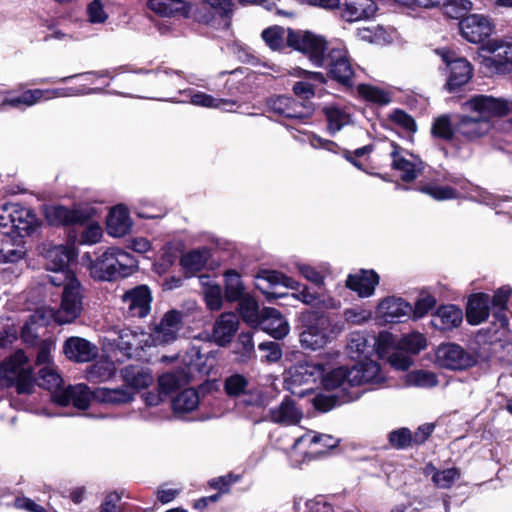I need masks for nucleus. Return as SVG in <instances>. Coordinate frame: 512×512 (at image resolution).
<instances>
[{
  "mask_svg": "<svg viewBox=\"0 0 512 512\" xmlns=\"http://www.w3.org/2000/svg\"><path fill=\"white\" fill-rule=\"evenodd\" d=\"M279 285L292 290H298L300 288L299 282L275 270H260L255 276L256 288L266 296L269 302L277 298L288 296V293H277L271 290Z\"/></svg>",
  "mask_w": 512,
  "mask_h": 512,
  "instance_id": "15",
  "label": "nucleus"
},
{
  "mask_svg": "<svg viewBox=\"0 0 512 512\" xmlns=\"http://www.w3.org/2000/svg\"><path fill=\"white\" fill-rule=\"evenodd\" d=\"M0 380L14 385L19 394H29L33 391V371L23 351H16L0 365Z\"/></svg>",
  "mask_w": 512,
  "mask_h": 512,
  "instance_id": "5",
  "label": "nucleus"
},
{
  "mask_svg": "<svg viewBox=\"0 0 512 512\" xmlns=\"http://www.w3.org/2000/svg\"><path fill=\"white\" fill-rule=\"evenodd\" d=\"M326 366L320 362L308 361L294 365L289 369L290 379L295 384L315 383L322 381Z\"/></svg>",
  "mask_w": 512,
  "mask_h": 512,
  "instance_id": "30",
  "label": "nucleus"
},
{
  "mask_svg": "<svg viewBox=\"0 0 512 512\" xmlns=\"http://www.w3.org/2000/svg\"><path fill=\"white\" fill-rule=\"evenodd\" d=\"M114 366L107 361H99L88 368L87 375L90 381L101 382L108 380L114 374Z\"/></svg>",
  "mask_w": 512,
  "mask_h": 512,
  "instance_id": "59",
  "label": "nucleus"
},
{
  "mask_svg": "<svg viewBox=\"0 0 512 512\" xmlns=\"http://www.w3.org/2000/svg\"><path fill=\"white\" fill-rule=\"evenodd\" d=\"M351 368L338 367L329 372H324L322 385L326 390H336L340 392V402H351L360 398L362 391L355 388L351 379Z\"/></svg>",
  "mask_w": 512,
  "mask_h": 512,
  "instance_id": "14",
  "label": "nucleus"
},
{
  "mask_svg": "<svg viewBox=\"0 0 512 512\" xmlns=\"http://www.w3.org/2000/svg\"><path fill=\"white\" fill-rule=\"evenodd\" d=\"M294 31L281 26H272L263 30L262 38L270 49L278 51L283 49L286 44L289 46V35Z\"/></svg>",
  "mask_w": 512,
  "mask_h": 512,
  "instance_id": "45",
  "label": "nucleus"
},
{
  "mask_svg": "<svg viewBox=\"0 0 512 512\" xmlns=\"http://www.w3.org/2000/svg\"><path fill=\"white\" fill-rule=\"evenodd\" d=\"M432 133L435 137L451 140L456 131L455 126L451 123L450 117L448 115H441L434 120Z\"/></svg>",
  "mask_w": 512,
  "mask_h": 512,
  "instance_id": "60",
  "label": "nucleus"
},
{
  "mask_svg": "<svg viewBox=\"0 0 512 512\" xmlns=\"http://www.w3.org/2000/svg\"><path fill=\"white\" fill-rule=\"evenodd\" d=\"M185 315L184 312L177 309H171L164 313L151 333L154 345H166L174 342L183 327Z\"/></svg>",
  "mask_w": 512,
  "mask_h": 512,
  "instance_id": "16",
  "label": "nucleus"
},
{
  "mask_svg": "<svg viewBox=\"0 0 512 512\" xmlns=\"http://www.w3.org/2000/svg\"><path fill=\"white\" fill-rule=\"evenodd\" d=\"M436 304L437 300L435 296L426 291H422L414 304V308L412 307L411 315L414 319H421L434 309Z\"/></svg>",
  "mask_w": 512,
  "mask_h": 512,
  "instance_id": "56",
  "label": "nucleus"
},
{
  "mask_svg": "<svg viewBox=\"0 0 512 512\" xmlns=\"http://www.w3.org/2000/svg\"><path fill=\"white\" fill-rule=\"evenodd\" d=\"M340 331L341 328L329 317L320 315L300 334V343L303 348L317 350L335 338Z\"/></svg>",
  "mask_w": 512,
  "mask_h": 512,
  "instance_id": "9",
  "label": "nucleus"
},
{
  "mask_svg": "<svg viewBox=\"0 0 512 512\" xmlns=\"http://www.w3.org/2000/svg\"><path fill=\"white\" fill-rule=\"evenodd\" d=\"M436 363L449 370H467L477 363V356L455 343L441 344L435 353Z\"/></svg>",
  "mask_w": 512,
  "mask_h": 512,
  "instance_id": "11",
  "label": "nucleus"
},
{
  "mask_svg": "<svg viewBox=\"0 0 512 512\" xmlns=\"http://www.w3.org/2000/svg\"><path fill=\"white\" fill-rule=\"evenodd\" d=\"M460 478V471L456 468H448L436 471L432 476L434 484L441 489L450 488Z\"/></svg>",
  "mask_w": 512,
  "mask_h": 512,
  "instance_id": "61",
  "label": "nucleus"
},
{
  "mask_svg": "<svg viewBox=\"0 0 512 512\" xmlns=\"http://www.w3.org/2000/svg\"><path fill=\"white\" fill-rule=\"evenodd\" d=\"M147 6L162 17H186L189 13V5L184 0H149Z\"/></svg>",
  "mask_w": 512,
  "mask_h": 512,
  "instance_id": "41",
  "label": "nucleus"
},
{
  "mask_svg": "<svg viewBox=\"0 0 512 512\" xmlns=\"http://www.w3.org/2000/svg\"><path fill=\"white\" fill-rule=\"evenodd\" d=\"M444 14L451 19L461 18L473 9L470 0H443L441 3Z\"/></svg>",
  "mask_w": 512,
  "mask_h": 512,
  "instance_id": "55",
  "label": "nucleus"
},
{
  "mask_svg": "<svg viewBox=\"0 0 512 512\" xmlns=\"http://www.w3.org/2000/svg\"><path fill=\"white\" fill-rule=\"evenodd\" d=\"M357 91L365 100L376 104H388L391 100L387 92L371 85L361 84L357 87Z\"/></svg>",
  "mask_w": 512,
  "mask_h": 512,
  "instance_id": "58",
  "label": "nucleus"
},
{
  "mask_svg": "<svg viewBox=\"0 0 512 512\" xmlns=\"http://www.w3.org/2000/svg\"><path fill=\"white\" fill-rule=\"evenodd\" d=\"M465 112L458 115L455 131L467 140L485 136L491 129L492 117L507 114L505 99L488 95H476L462 104Z\"/></svg>",
  "mask_w": 512,
  "mask_h": 512,
  "instance_id": "1",
  "label": "nucleus"
},
{
  "mask_svg": "<svg viewBox=\"0 0 512 512\" xmlns=\"http://www.w3.org/2000/svg\"><path fill=\"white\" fill-rule=\"evenodd\" d=\"M125 383L134 389H144L153 383V376L149 368L141 366H126L121 371Z\"/></svg>",
  "mask_w": 512,
  "mask_h": 512,
  "instance_id": "43",
  "label": "nucleus"
},
{
  "mask_svg": "<svg viewBox=\"0 0 512 512\" xmlns=\"http://www.w3.org/2000/svg\"><path fill=\"white\" fill-rule=\"evenodd\" d=\"M317 67L325 68L328 75L340 84L344 86L353 85L354 69L348 50L344 45L338 44L329 49L323 57L322 63L318 64Z\"/></svg>",
  "mask_w": 512,
  "mask_h": 512,
  "instance_id": "8",
  "label": "nucleus"
},
{
  "mask_svg": "<svg viewBox=\"0 0 512 512\" xmlns=\"http://www.w3.org/2000/svg\"><path fill=\"white\" fill-rule=\"evenodd\" d=\"M40 253L46 260L47 269L58 271L65 269L76 258L77 249L75 244L70 242L66 244L47 242L40 246Z\"/></svg>",
  "mask_w": 512,
  "mask_h": 512,
  "instance_id": "19",
  "label": "nucleus"
},
{
  "mask_svg": "<svg viewBox=\"0 0 512 512\" xmlns=\"http://www.w3.org/2000/svg\"><path fill=\"white\" fill-rule=\"evenodd\" d=\"M211 11L220 18L219 25L229 27L233 14L234 3L232 0H201Z\"/></svg>",
  "mask_w": 512,
  "mask_h": 512,
  "instance_id": "49",
  "label": "nucleus"
},
{
  "mask_svg": "<svg viewBox=\"0 0 512 512\" xmlns=\"http://www.w3.org/2000/svg\"><path fill=\"white\" fill-rule=\"evenodd\" d=\"M490 296L485 293L474 294L469 298L466 319L471 325H479L489 316Z\"/></svg>",
  "mask_w": 512,
  "mask_h": 512,
  "instance_id": "39",
  "label": "nucleus"
},
{
  "mask_svg": "<svg viewBox=\"0 0 512 512\" xmlns=\"http://www.w3.org/2000/svg\"><path fill=\"white\" fill-rule=\"evenodd\" d=\"M238 301L239 313L243 320L252 326L258 325L261 319V312H259L257 301L249 296H243Z\"/></svg>",
  "mask_w": 512,
  "mask_h": 512,
  "instance_id": "51",
  "label": "nucleus"
},
{
  "mask_svg": "<svg viewBox=\"0 0 512 512\" xmlns=\"http://www.w3.org/2000/svg\"><path fill=\"white\" fill-rule=\"evenodd\" d=\"M107 232L112 237H123L131 231L132 220L123 205L113 207L107 217Z\"/></svg>",
  "mask_w": 512,
  "mask_h": 512,
  "instance_id": "35",
  "label": "nucleus"
},
{
  "mask_svg": "<svg viewBox=\"0 0 512 512\" xmlns=\"http://www.w3.org/2000/svg\"><path fill=\"white\" fill-rule=\"evenodd\" d=\"M189 380L188 374L184 371L166 372L159 377L158 384L162 393L168 394L171 391L186 384Z\"/></svg>",
  "mask_w": 512,
  "mask_h": 512,
  "instance_id": "50",
  "label": "nucleus"
},
{
  "mask_svg": "<svg viewBox=\"0 0 512 512\" xmlns=\"http://www.w3.org/2000/svg\"><path fill=\"white\" fill-rule=\"evenodd\" d=\"M95 214L96 210L90 206H78L73 209L53 206L46 210V218L52 225L84 224Z\"/></svg>",
  "mask_w": 512,
  "mask_h": 512,
  "instance_id": "20",
  "label": "nucleus"
},
{
  "mask_svg": "<svg viewBox=\"0 0 512 512\" xmlns=\"http://www.w3.org/2000/svg\"><path fill=\"white\" fill-rule=\"evenodd\" d=\"M259 324L275 339L284 338L290 330L289 323L275 308L265 307L261 311Z\"/></svg>",
  "mask_w": 512,
  "mask_h": 512,
  "instance_id": "32",
  "label": "nucleus"
},
{
  "mask_svg": "<svg viewBox=\"0 0 512 512\" xmlns=\"http://www.w3.org/2000/svg\"><path fill=\"white\" fill-rule=\"evenodd\" d=\"M238 329V318L234 313H223L216 320L213 328V339L220 345L228 344Z\"/></svg>",
  "mask_w": 512,
  "mask_h": 512,
  "instance_id": "38",
  "label": "nucleus"
},
{
  "mask_svg": "<svg viewBox=\"0 0 512 512\" xmlns=\"http://www.w3.org/2000/svg\"><path fill=\"white\" fill-rule=\"evenodd\" d=\"M293 512H335L333 505L324 497H294Z\"/></svg>",
  "mask_w": 512,
  "mask_h": 512,
  "instance_id": "44",
  "label": "nucleus"
},
{
  "mask_svg": "<svg viewBox=\"0 0 512 512\" xmlns=\"http://www.w3.org/2000/svg\"><path fill=\"white\" fill-rule=\"evenodd\" d=\"M378 284L379 276L373 270H361L350 274L346 280V286L362 298L372 296Z\"/></svg>",
  "mask_w": 512,
  "mask_h": 512,
  "instance_id": "31",
  "label": "nucleus"
},
{
  "mask_svg": "<svg viewBox=\"0 0 512 512\" xmlns=\"http://www.w3.org/2000/svg\"><path fill=\"white\" fill-rule=\"evenodd\" d=\"M389 118L395 125L401 127L408 133H414L417 130L416 122L413 117L403 110H394Z\"/></svg>",
  "mask_w": 512,
  "mask_h": 512,
  "instance_id": "63",
  "label": "nucleus"
},
{
  "mask_svg": "<svg viewBox=\"0 0 512 512\" xmlns=\"http://www.w3.org/2000/svg\"><path fill=\"white\" fill-rule=\"evenodd\" d=\"M126 313L132 318H145L151 311L152 294L148 286L139 285L122 295Z\"/></svg>",
  "mask_w": 512,
  "mask_h": 512,
  "instance_id": "21",
  "label": "nucleus"
},
{
  "mask_svg": "<svg viewBox=\"0 0 512 512\" xmlns=\"http://www.w3.org/2000/svg\"><path fill=\"white\" fill-rule=\"evenodd\" d=\"M83 225L84 228L80 235V244L94 245L99 243L103 237V229L101 225L97 221L93 220V217Z\"/></svg>",
  "mask_w": 512,
  "mask_h": 512,
  "instance_id": "54",
  "label": "nucleus"
},
{
  "mask_svg": "<svg viewBox=\"0 0 512 512\" xmlns=\"http://www.w3.org/2000/svg\"><path fill=\"white\" fill-rule=\"evenodd\" d=\"M449 182L453 184V186L440 185L438 183L431 182L421 186L419 191L437 201L452 200L461 197H470L471 199H475V197L469 193L472 186L467 180L458 177H451Z\"/></svg>",
  "mask_w": 512,
  "mask_h": 512,
  "instance_id": "17",
  "label": "nucleus"
},
{
  "mask_svg": "<svg viewBox=\"0 0 512 512\" xmlns=\"http://www.w3.org/2000/svg\"><path fill=\"white\" fill-rule=\"evenodd\" d=\"M80 93L81 91L75 88L27 90L21 95L4 98L1 102L0 110L4 109L6 106L13 108L30 107L43 100H50L58 97H69Z\"/></svg>",
  "mask_w": 512,
  "mask_h": 512,
  "instance_id": "12",
  "label": "nucleus"
},
{
  "mask_svg": "<svg viewBox=\"0 0 512 512\" xmlns=\"http://www.w3.org/2000/svg\"><path fill=\"white\" fill-rule=\"evenodd\" d=\"M377 10L374 0H342L339 15L342 20L353 23L373 18Z\"/></svg>",
  "mask_w": 512,
  "mask_h": 512,
  "instance_id": "27",
  "label": "nucleus"
},
{
  "mask_svg": "<svg viewBox=\"0 0 512 512\" xmlns=\"http://www.w3.org/2000/svg\"><path fill=\"white\" fill-rule=\"evenodd\" d=\"M426 345L427 341L425 336L419 332L406 334L399 342L400 348L411 354L419 353L421 350L426 348Z\"/></svg>",
  "mask_w": 512,
  "mask_h": 512,
  "instance_id": "57",
  "label": "nucleus"
},
{
  "mask_svg": "<svg viewBox=\"0 0 512 512\" xmlns=\"http://www.w3.org/2000/svg\"><path fill=\"white\" fill-rule=\"evenodd\" d=\"M199 405V396L194 389H185L172 401V408L176 414L189 413Z\"/></svg>",
  "mask_w": 512,
  "mask_h": 512,
  "instance_id": "47",
  "label": "nucleus"
},
{
  "mask_svg": "<svg viewBox=\"0 0 512 512\" xmlns=\"http://www.w3.org/2000/svg\"><path fill=\"white\" fill-rule=\"evenodd\" d=\"M225 277V296L229 301H238L244 296V284L235 270H227Z\"/></svg>",
  "mask_w": 512,
  "mask_h": 512,
  "instance_id": "48",
  "label": "nucleus"
},
{
  "mask_svg": "<svg viewBox=\"0 0 512 512\" xmlns=\"http://www.w3.org/2000/svg\"><path fill=\"white\" fill-rule=\"evenodd\" d=\"M63 352L68 359L85 363L97 357L98 347L84 338L73 336L64 342Z\"/></svg>",
  "mask_w": 512,
  "mask_h": 512,
  "instance_id": "28",
  "label": "nucleus"
},
{
  "mask_svg": "<svg viewBox=\"0 0 512 512\" xmlns=\"http://www.w3.org/2000/svg\"><path fill=\"white\" fill-rule=\"evenodd\" d=\"M270 111L286 118L305 119L312 115V107L287 96L271 97L267 100Z\"/></svg>",
  "mask_w": 512,
  "mask_h": 512,
  "instance_id": "24",
  "label": "nucleus"
},
{
  "mask_svg": "<svg viewBox=\"0 0 512 512\" xmlns=\"http://www.w3.org/2000/svg\"><path fill=\"white\" fill-rule=\"evenodd\" d=\"M224 389L230 397L245 396L244 403L251 406H264L266 400L257 389H249L248 379L241 374H233L225 379Z\"/></svg>",
  "mask_w": 512,
  "mask_h": 512,
  "instance_id": "23",
  "label": "nucleus"
},
{
  "mask_svg": "<svg viewBox=\"0 0 512 512\" xmlns=\"http://www.w3.org/2000/svg\"><path fill=\"white\" fill-rule=\"evenodd\" d=\"M90 395V400L94 399L100 403L110 405H121L129 403L134 398V394L126 386H121L118 388L100 387L95 389L93 392L90 391Z\"/></svg>",
  "mask_w": 512,
  "mask_h": 512,
  "instance_id": "37",
  "label": "nucleus"
},
{
  "mask_svg": "<svg viewBox=\"0 0 512 512\" xmlns=\"http://www.w3.org/2000/svg\"><path fill=\"white\" fill-rule=\"evenodd\" d=\"M83 310V292L78 279H70L62 292L60 307L44 310L49 319L53 318L58 324H69L77 319Z\"/></svg>",
  "mask_w": 512,
  "mask_h": 512,
  "instance_id": "6",
  "label": "nucleus"
},
{
  "mask_svg": "<svg viewBox=\"0 0 512 512\" xmlns=\"http://www.w3.org/2000/svg\"><path fill=\"white\" fill-rule=\"evenodd\" d=\"M37 383L40 387L47 389L52 394V400L60 405L73 404L80 410H85L90 404V390L85 384L69 385L63 387L62 377L54 365L43 366L38 372Z\"/></svg>",
  "mask_w": 512,
  "mask_h": 512,
  "instance_id": "2",
  "label": "nucleus"
},
{
  "mask_svg": "<svg viewBox=\"0 0 512 512\" xmlns=\"http://www.w3.org/2000/svg\"><path fill=\"white\" fill-rule=\"evenodd\" d=\"M180 93H187L190 96V103L205 108H218L226 112H232L233 106L236 102L231 99H218L212 95L206 94L201 91H194L191 89L180 91Z\"/></svg>",
  "mask_w": 512,
  "mask_h": 512,
  "instance_id": "42",
  "label": "nucleus"
},
{
  "mask_svg": "<svg viewBox=\"0 0 512 512\" xmlns=\"http://www.w3.org/2000/svg\"><path fill=\"white\" fill-rule=\"evenodd\" d=\"M389 441L391 445L397 449H405L412 446V432L408 428H400L392 431L389 434Z\"/></svg>",
  "mask_w": 512,
  "mask_h": 512,
  "instance_id": "62",
  "label": "nucleus"
},
{
  "mask_svg": "<svg viewBox=\"0 0 512 512\" xmlns=\"http://www.w3.org/2000/svg\"><path fill=\"white\" fill-rule=\"evenodd\" d=\"M435 53L449 69L446 86L450 92L466 84L471 79L472 67L466 59L458 57L453 51L446 48L436 49Z\"/></svg>",
  "mask_w": 512,
  "mask_h": 512,
  "instance_id": "13",
  "label": "nucleus"
},
{
  "mask_svg": "<svg viewBox=\"0 0 512 512\" xmlns=\"http://www.w3.org/2000/svg\"><path fill=\"white\" fill-rule=\"evenodd\" d=\"M463 320L462 310L455 305H443L432 315V326L440 331H451Z\"/></svg>",
  "mask_w": 512,
  "mask_h": 512,
  "instance_id": "34",
  "label": "nucleus"
},
{
  "mask_svg": "<svg viewBox=\"0 0 512 512\" xmlns=\"http://www.w3.org/2000/svg\"><path fill=\"white\" fill-rule=\"evenodd\" d=\"M483 50L490 56H483L482 67L490 74H506L512 71V38L492 39Z\"/></svg>",
  "mask_w": 512,
  "mask_h": 512,
  "instance_id": "7",
  "label": "nucleus"
},
{
  "mask_svg": "<svg viewBox=\"0 0 512 512\" xmlns=\"http://www.w3.org/2000/svg\"><path fill=\"white\" fill-rule=\"evenodd\" d=\"M39 226L34 211L19 203H8L0 208V233L22 239L33 234Z\"/></svg>",
  "mask_w": 512,
  "mask_h": 512,
  "instance_id": "4",
  "label": "nucleus"
},
{
  "mask_svg": "<svg viewBox=\"0 0 512 512\" xmlns=\"http://www.w3.org/2000/svg\"><path fill=\"white\" fill-rule=\"evenodd\" d=\"M375 343V335L356 331L349 335L347 348L352 358L366 359L375 354Z\"/></svg>",
  "mask_w": 512,
  "mask_h": 512,
  "instance_id": "33",
  "label": "nucleus"
},
{
  "mask_svg": "<svg viewBox=\"0 0 512 512\" xmlns=\"http://www.w3.org/2000/svg\"><path fill=\"white\" fill-rule=\"evenodd\" d=\"M390 146L393 169L400 173L401 179L405 182L416 179L423 170V162L417 156L399 148L394 142H390Z\"/></svg>",
  "mask_w": 512,
  "mask_h": 512,
  "instance_id": "22",
  "label": "nucleus"
},
{
  "mask_svg": "<svg viewBox=\"0 0 512 512\" xmlns=\"http://www.w3.org/2000/svg\"><path fill=\"white\" fill-rule=\"evenodd\" d=\"M462 37L470 43L478 44L488 38L494 31L491 19L482 14H470L459 22Z\"/></svg>",
  "mask_w": 512,
  "mask_h": 512,
  "instance_id": "18",
  "label": "nucleus"
},
{
  "mask_svg": "<svg viewBox=\"0 0 512 512\" xmlns=\"http://www.w3.org/2000/svg\"><path fill=\"white\" fill-rule=\"evenodd\" d=\"M323 113L327 121V130L331 135L353 123L352 114L347 107L331 104L323 108Z\"/></svg>",
  "mask_w": 512,
  "mask_h": 512,
  "instance_id": "36",
  "label": "nucleus"
},
{
  "mask_svg": "<svg viewBox=\"0 0 512 512\" xmlns=\"http://www.w3.org/2000/svg\"><path fill=\"white\" fill-rule=\"evenodd\" d=\"M343 317L349 323L361 325L372 318V311L361 307L348 308L344 311Z\"/></svg>",
  "mask_w": 512,
  "mask_h": 512,
  "instance_id": "64",
  "label": "nucleus"
},
{
  "mask_svg": "<svg viewBox=\"0 0 512 512\" xmlns=\"http://www.w3.org/2000/svg\"><path fill=\"white\" fill-rule=\"evenodd\" d=\"M351 379L355 388L364 384L378 385L384 382L385 376L379 364L370 357L358 360V363L351 368Z\"/></svg>",
  "mask_w": 512,
  "mask_h": 512,
  "instance_id": "25",
  "label": "nucleus"
},
{
  "mask_svg": "<svg viewBox=\"0 0 512 512\" xmlns=\"http://www.w3.org/2000/svg\"><path fill=\"white\" fill-rule=\"evenodd\" d=\"M211 257L210 249L202 247L185 253L180 260L182 267L189 272H198Z\"/></svg>",
  "mask_w": 512,
  "mask_h": 512,
  "instance_id": "46",
  "label": "nucleus"
},
{
  "mask_svg": "<svg viewBox=\"0 0 512 512\" xmlns=\"http://www.w3.org/2000/svg\"><path fill=\"white\" fill-rule=\"evenodd\" d=\"M302 417L303 412L290 397H285L278 406L269 411L270 420L284 426L296 425Z\"/></svg>",
  "mask_w": 512,
  "mask_h": 512,
  "instance_id": "29",
  "label": "nucleus"
},
{
  "mask_svg": "<svg viewBox=\"0 0 512 512\" xmlns=\"http://www.w3.org/2000/svg\"><path fill=\"white\" fill-rule=\"evenodd\" d=\"M136 267L135 258L117 247H109L89 263L90 275L100 281H112L120 277H127Z\"/></svg>",
  "mask_w": 512,
  "mask_h": 512,
  "instance_id": "3",
  "label": "nucleus"
},
{
  "mask_svg": "<svg viewBox=\"0 0 512 512\" xmlns=\"http://www.w3.org/2000/svg\"><path fill=\"white\" fill-rule=\"evenodd\" d=\"M326 46L323 36L310 31L295 30L289 35V47L305 54L315 66L322 63Z\"/></svg>",
  "mask_w": 512,
  "mask_h": 512,
  "instance_id": "10",
  "label": "nucleus"
},
{
  "mask_svg": "<svg viewBox=\"0 0 512 512\" xmlns=\"http://www.w3.org/2000/svg\"><path fill=\"white\" fill-rule=\"evenodd\" d=\"M405 383L408 386L432 388L437 386L439 381L436 374L431 371L415 370L406 374Z\"/></svg>",
  "mask_w": 512,
  "mask_h": 512,
  "instance_id": "52",
  "label": "nucleus"
},
{
  "mask_svg": "<svg viewBox=\"0 0 512 512\" xmlns=\"http://www.w3.org/2000/svg\"><path fill=\"white\" fill-rule=\"evenodd\" d=\"M49 318L46 315V312L42 309H38L32 315H30L29 321L25 323L22 328L21 336L23 340L27 343H33L35 338L37 337L34 332L35 326H45L49 323Z\"/></svg>",
  "mask_w": 512,
  "mask_h": 512,
  "instance_id": "53",
  "label": "nucleus"
},
{
  "mask_svg": "<svg viewBox=\"0 0 512 512\" xmlns=\"http://www.w3.org/2000/svg\"><path fill=\"white\" fill-rule=\"evenodd\" d=\"M411 313V304L394 296L383 299L377 306V315L387 323L403 322Z\"/></svg>",
  "mask_w": 512,
  "mask_h": 512,
  "instance_id": "26",
  "label": "nucleus"
},
{
  "mask_svg": "<svg viewBox=\"0 0 512 512\" xmlns=\"http://www.w3.org/2000/svg\"><path fill=\"white\" fill-rule=\"evenodd\" d=\"M26 255L22 239L15 236H4L0 242V264L17 263Z\"/></svg>",
  "mask_w": 512,
  "mask_h": 512,
  "instance_id": "40",
  "label": "nucleus"
}]
</instances>
